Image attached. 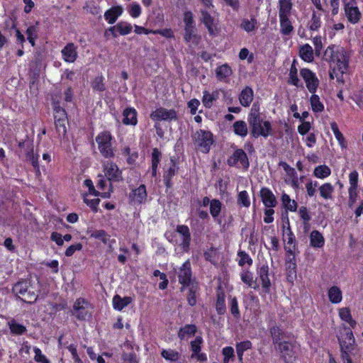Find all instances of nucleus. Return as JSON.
<instances>
[{
  "label": "nucleus",
  "instance_id": "f257e3e1",
  "mask_svg": "<svg viewBox=\"0 0 363 363\" xmlns=\"http://www.w3.org/2000/svg\"><path fill=\"white\" fill-rule=\"evenodd\" d=\"M350 55V51L340 45H332L326 48L324 56L332 68L330 79L343 82L342 75L348 71Z\"/></svg>",
  "mask_w": 363,
  "mask_h": 363
},
{
  "label": "nucleus",
  "instance_id": "f03ea898",
  "mask_svg": "<svg viewBox=\"0 0 363 363\" xmlns=\"http://www.w3.org/2000/svg\"><path fill=\"white\" fill-rule=\"evenodd\" d=\"M248 123L251 128V134L255 138L262 136L267 138L273 134L271 123L262 118L257 111H253L248 116Z\"/></svg>",
  "mask_w": 363,
  "mask_h": 363
},
{
  "label": "nucleus",
  "instance_id": "7ed1b4c3",
  "mask_svg": "<svg viewBox=\"0 0 363 363\" xmlns=\"http://www.w3.org/2000/svg\"><path fill=\"white\" fill-rule=\"evenodd\" d=\"M340 345L343 363H352L351 356L357 353L358 348L353 333L350 329H345V333L340 338Z\"/></svg>",
  "mask_w": 363,
  "mask_h": 363
},
{
  "label": "nucleus",
  "instance_id": "20e7f679",
  "mask_svg": "<svg viewBox=\"0 0 363 363\" xmlns=\"http://www.w3.org/2000/svg\"><path fill=\"white\" fill-rule=\"evenodd\" d=\"M96 142L100 153L106 158H111L115 156L116 141L111 133L106 130L102 131L96 137Z\"/></svg>",
  "mask_w": 363,
  "mask_h": 363
},
{
  "label": "nucleus",
  "instance_id": "39448f33",
  "mask_svg": "<svg viewBox=\"0 0 363 363\" xmlns=\"http://www.w3.org/2000/svg\"><path fill=\"white\" fill-rule=\"evenodd\" d=\"M13 293L20 299L28 303H33L37 300L36 289L28 281H20L13 287Z\"/></svg>",
  "mask_w": 363,
  "mask_h": 363
},
{
  "label": "nucleus",
  "instance_id": "423d86ee",
  "mask_svg": "<svg viewBox=\"0 0 363 363\" xmlns=\"http://www.w3.org/2000/svg\"><path fill=\"white\" fill-rule=\"evenodd\" d=\"M192 138L201 152L203 153L209 152L211 146L213 143V136L210 131L199 130L194 133Z\"/></svg>",
  "mask_w": 363,
  "mask_h": 363
},
{
  "label": "nucleus",
  "instance_id": "0eeeda50",
  "mask_svg": "<svg viewBox=\"0 0 363 363\" xmlns=\"http://www.w3.org/2000/svg\"><path fill=\"white\" fill-rule=\"evenodd\" d=\"M344 5V11L347 20L352 24L358 23L362 13L357 6L356 0H342Z\"/></svg>",
  "mask_w": 363,
  "mask_h": 363
},
{
  "label": "nucleus",
  "instance_id": "6e6552de",
  "mask_svg": "<svg viewBox=\"0 0 363 363\" xmlns=\"http://www.w3.org/2000/svg\"><path fill=\"white\" fill-rule=\"evenodd\" d=\"M91 303L83 298H77L73 305L72 313L79 320H84L90 315Z\"/></svg>",
  "mask_w": 363,
  "mask_h": 363
},
{
  "label": "nucleus",
  "instance_id": "1a4fd4ad",
  "mask_svg": "<svg viewBox=\"0 0 363 363\" xmlns=\"http://www.w3.org/2000/svg\"><path fill=\"white\" fill-rule=\"evenodd\" d=\"M104 176L109 182H119L122 180V173L116 164L111 161L102 162Z\"/></svg>",
  "mask_w": 363,
  "mask_h": 363
},
{
  "label": "nucleus",
  "instance_id": "9d476101",
  "mask_svg": "<svg viewBox=\"0 0 363 363\" xmlns=\"http://www.w3.org/2000/svg\"><path fill=\"white\" fill-rule=\"evenodd\" d=\"M300 74L308 91L311 94H315L320 84V81L315 74L309 69L303 68L301 69Z\"/></svg>",
  "mask_w": 363,
  "mask_h": 363
},
{
  "label": "nucleus",
  "instance_id": "9b49d317",
  "mask_svg": "<svg viewBox=\"0 0 363 363\" xmlns=\"http://www.w3.org/2000/svg\"><path fill=\"white\" fill-rule=\"evenodd\" d=\"M150 118L155 121H171L177 119V114L174 109H167L160 107L151 113Z\"/></svg>",
  "mask_w": 363,
  "mask_h": 363
},
{
  "label": "nucleus",
  "instance_id": "f8f14e48",
  "mask_svg": "<svg viewBox=\"0 0 363 363\" xmlns=\"http://www.w3.org/2000/svg\"><path fill=\"white\" fill-rule=\"evenodd\" d=\"M286 224L283 225V240L285 242L284 250L286 252H291L296 250V239L291 229L289 221L287 220Z\"/></svg>",
  "mask_w": 363,
  "mask_h": 363
},
{
  "label": "nucleus",
  "instance_id": "ddd939ff",
  "mask_svg": "<svg viewBox=\"0 0 363 363\" xmlns=\"http://www.w3.org/2000/svg\"><path fill=\"white\" fill-rule=\"evenodd\" d=\"M277 348L281 353V358L285 363H293L295 359V352L294 351V346L286 341L279 342Z\"/></svg>",
  "mask_w": 363,
  "mask_h": 363
},
{
  "label": "nucleus",
  "instance_id": "4468645a",
  "mask_svg": "<svg viewBox=\"0 0 363 363\" xmlns=\"http://www.w3.org/2000/svg\"><path fill=\"white\" fill-rule=\"evenodd\" d=\"M230 166L240 164L244 168L249 167V162L246 153L241 149L236 150L228 160Z\"/></svg>",
  "mask_w": 363,
  "mask_h": 363
},
{
  "label": "nucleus",
  "instance_id": "2eb2a0df",
  "mask_svg": "<svg viewBox=\"0 0 363 363\" xmlns=\"http://www.w3.org/2000/svg\"><path fill=\"white\" fill-rule=\"evenodd\" d=\"M201 21L203 23L211 35L214 36L218 34L219 30L217 23L211 15L205 10L201 11Z\"/></svg>",
  "mask_w": 363,
  "mask_h": 363
},
{
  "label": "nucleus",
  "instance_id": "dca6fc26",
  "mask_svg": "<svg viewBox=\"0 0 363 363\" xmlns=\"http://www.w3.org/2000/svg\"><path fill=\"white\" fill-rule=\"evenodd\" d=\"M63 60L67 63H73L78 57L77 46L73 43H67L61 50Z\"/></svg>",
  "mask_w": 363,
  "mask_h": 363
},
{
  "label": "nucleus",
  "instance_id": "f3484780",
  "mask_svg": "<svg viewBox=\"0 0 363 363\" xmlns=\"http://www.w3.org/2000/svg\"><path fill=\"white\" fill-rule=\"evenodd\" d=\"M179 281L183 286H188L191 281V263L189 260L186 261L179 270L177 272Z\"/></svg>",
  "mask_w": 363,
  "mask_h": 363
},
{
  "label": "nucleus",
  "instance_id": "a211bd4d",
  "mask_svg": "<svg viewBox=\"0 0 363 363\" xmlns=\"http://www.w3.org/2000/svg\"><path fill=\"white\" fill-rule=\"evenodd\" d=\"M202 343L201 337H196L194 340L191 342V350L192 351L191 358L196 359L198 361L204 362L206 360V355L201 353V345Z\"/></svg>",
  "mask_w": 363,
  "mask_h": 363
},
{
  "label": "nucleus",
  "instance_id": "6ab92c4d",
  "mask_svg": "<svg viewBox=\"0 0 363 363\" xmlns=\"http://www.w3.org/2000/svg\"><path fill=\"white\" fill-rule=\"evenodd\" d=\"M177 232L182 236L180 246L182 247L184 251L187 252L189 250L191 241V235L189 228L184 225H178L177 228Z\"/></svg>",
  "mask_w": 363,
  "mask_h": 363
},
{
  "label": "nucleus",
  "instance_id": "aec40b11",
  "mask_svg": "<svg viewBox=\"0 0 363 363\" xmlns=\"http://www.w3.org/2000/svg\"><path fill=\"white\" fill-rule=\"evenodd\" d=\"M258 274L262 282V286L266 292L269 291L271 282L269 278V267L267 264H263L258 269Z\"/></svg>",
  "mask_w": 363,
  "mask_h": 363
},
{
  "label": "nucleus",
  "instance_id": "412c9836",
  "mask_svg": "<svg viewBox=\"0 0 363 363\" xmlns=\"http://www.w3.org/2000/svg\"><path fill=\"white\" fill-rule=\"evenodd\" d=\"M131 200L138 203H143L147 200V194L146 187L141 184L139 187L132 191L130 195Z\"/></svg>",
  "mask_w": 363,
  "mask_h": 363
},
{
  "label": "nucleus",
  "instance_id": "4be33fe9",
  "mask_svg": "<svg viewBox=\"0 0 363 363\" xmlns=\"http://www.w3.org/2000/svg\"><path fill=\"white\" fill-rule=\"evenodd\" d=\"M260 196L264 205L267 208H272L276 206L277 201L273 193L267 188H262L260 191Z\"/></svg>",
  "mask_w": 363,
  "mask_h": 363
},
{
  "label": "nucleus",
  "instance_id": "5701e85b",
  "mask_svg": "<svg viewBox=\"0 0 363 363\" xmlns=\"http://www.w3.org/2000/svg\"><path fill=\"white\" fill-rule=\"evenodd\" d=\"M320 196L324 200H332L335 192V187L329 182H325L318 186Z\"/></svg>",
  "mask_w": 363,
  "mask_h": 363
},
{
  "label": "nucleus",
  "instance_id": "b1692460",
  "mask_svg": "<svg viewBox=\"0 0 363 363\" xmlns=\"http://www.w3.org/2000/svg\"><path fill=\"white\" fill-rule=\"evenodd\" d=\"M123 9L121 6H114L107 10L104 13L105 19L110 24H113L116 22L117 18L121 16L123 13Z\"/></svg>",
  "mask_w": 363,
  "mask_h": 363
},
{
  "label": "nucleus",
  "instance_id": "393cba45",
  "mask_svg": "<svg viewBox=\"0 0 363 363\" xmlns=\"http://www.w3.org/2000/svg\"><path fill=\"white\" fill-rule=\"evenodd\" d=\"M133 301L130 296L121 297L119 295H115L113 298V307L115 310L122 311Z\"/></svg>",
  "mask_w": 363,
  "mask_h": 363
},
{
  "label": "nucleus",
  "instance_id": "a878e982",
  "mask_svg": "<svg viewBox=\"0 0 363 363\" xmlns=\"http://www.w3.org/2000/svg\"><path fill=\"white\" fill-rule=\"evenodd\" d=\"M292 7L291 0H278L279 16H291Z\"/></svg>",
  "mask_w": 363,
  "mask_h": 363
},
{
  "label": "nucleus",
  "instance_id": "bb28decb",
  "mask_svg": "<svg viewBox=\"0 0 363 363\" xmlns=\"http://www.w3.org/2000/svg\"><path fill=\"white\" fill-rule=\"evenodd\" d=\"M253 96L252 89L249 86H246L240 94L239 100L241 105L245 107L249 106L253 100Z\"/></svg>",
  "mask_w": 363,
  "mask_h": 363
},
{
  "label": "nucleus",
  "instance_id": "cd10ccee",
  "mask_svg": "<svg viewBox=\"0 0 363 363\" xmlns=\"http://www.w3.org/2000/svg\"><path fill=\"white\" fill-rule=\"evenodd\" d=\"M123 122L125 125H135L137 124V111L135 108H128L123 111Z\"/></svg>",
  "mask_w": 363,
  "mask_h": 363
},
{
  "label": "nucleus",
  "instance_id": "c85d7f7f",
  "mask_svg": "<svg viewBox=\"0 0 363 363\" xmlns=\"http://www.w3.org/2000/svg\"><path fill=\"white\" fill-rule=\"evenodd\" d=\"M232 74V69L227 64L222 65L216 69V76L219 81L226 82Z\"/></svg>",
  "mask_w": 363,
  "mask_h": 363
},
{
  "label": "nucleus",
  "instance_id": "c756f323",
  "mask_svg": "<svg viewBox=\"0 0 363 363\" xmlns=\"http://www.w3.org/2000/svg\"><path fill=\"white\" fill-rule=\"evenodd\" d=\"M291 16H279L280 32L283 35H289L294 30V26L290 20Z\"/></svg>",
  "mask_w": 363,
  "mask_h": 363
},
{
  "label": "nucleus",
  "instance_id": "7c9ffc66",
  "mask_svg": "<svg viewBox=\"0 0 363 363\" xmlns=\"http://www.w3.org/2000/svg\"><path fill=\"white\" fill-rule=\"evenodd\" d=\"M328 296L330 301L335 304L340 303L342 300V291L336 286H333L328 289Z\"/></svg>",
  "mask_w": 363,
  "mask_h": 363
},
{
  "label": "nucleus",
  "instance_id": "2f4dec72",
  "mask_svg": "<svg viewBox=\"0 0 363 363\" xmlns=\"http://www.w3.org/2000/svg\"><path fill=\"white\" fill-rule=\"evenodd\" d=\"M313 174L316 178L324 179L331 174V169L328 166L321 164L314 168Z\"/></svg>",
  "mask_w": 363,
  "mask_h": 363
},
{
  "label": "nucleus",
  "instance_id": "473e14b6",
  "mask_svg": "<svg viewBox=\"0 0 363 363\" xmlns=\"http://www.w3.org/2000/svg\"><path fill=\"white\" fill-rule=\"evenodd\" d=\"M299 55L305 62H311L313 60V50L311 45L305 44L300 48Z\"/></svg>",
  "mask_w": 363,
  "mask_h": 363
},
{
  "label": "nucleus",
  "instance_id": "72a5a7b5",
  "mask_svg": "<svg viewBox=\"0 0 363 363\" xmlns=\"http://www.w3.org/2000/svg\"><path fill=\"white\" fill-rule=\"evenodd\" d=\"M310 242L313 247H322L325 243V240L322 234L318 230H313L310 235Z\"/></svg>",
  "mask_w": 363,
  "mask_h": 363
},
{
  "label": "nucleus",
  "instance_id": "f704fd0d",
  "mask_svg": "<svg viewBox=\"0 0 363 363\" xmlns=\"http://www.w3.org/2000/svg\"><path fill=\"white\" fill-rule=\"evenodd\" d=\"M339 316L340 319L351 327L354 328L356 325V321L352 318L351 312L349 308L343 307L339 309Z\"/></svg>",
  "mask_w": 363,
  "mask_h": 363
},
{
  "label": "nucleus",
  "instance_id": "c9c22d12",
  "mask_svg": "<svg viewBox=\"0 0 363 363\" xmlns=\"http://www.w3.org/2000/svg\"><path fill=\"white\" fill-rule=\"evenodd\" d=\"M233 128L234 133L242 138H244L247 135L248 129L247 124L243 121H238L235 122Z\"/></svg>",
  "mask_w": 363,
  "mask_h": 363
},
{
  "label": "nucleus",
  "instance_id": "e433bc0d",
  "mask_svg": "<svg viewBox=\"0 0 363 363\" xmlns=\"http://www.w3.org/2000/svg\"><path fill=\"white\" fill-rule=\"evenodd\" d=\"M311 109L313 112L320 113L324 110V105L320 101V97L315 94H312L310 98Z\"/></svg>",
  "mask_w": 363,
  "mask_h": 363
},
{
  "label": "nucleus",
  "instance_id": "4c0bfd02",
  "mask_svg": "<svg viewBox=\"0 0 363 363\" xmlns=\"http://www.w3.org/2000/svg\"><path fill=\"white\" fill-rule=\"evenodd\" d=\"M90 238L101 240L104 244H107L109 236L104 230H90L87 233Z\"/></svg>",
  "mask_w": 363,
  "mask_h": 363
},
{
  "label": "nucleus",
  "instance_id": "58836bf2",
  "mask_svg": "<svg viewBox=\"0 0 363 363\" xmlns=\"http://www.w3.org/2000/svg\"><path fill=\"white\" fill-rule=\"evenodd\" d=\"M223 203L218 199H212L210 205V213L216 220L220 215Z\"/></svg>",
  "mask_w": 363,
  "mask_h": 363
},
{
  "label": "nucleus",
  "instance_id": "ea45409f",
  "mask_svg": "<svg viewBox=\"0 0 363 363\" xmlns=\"http://www.w3.org/2000/svg\"><path fill=\"white\" fill-rule=\"evenodd\" d=\"M196 332V327L194 325H186L179 332V337L181 339L188 338L194 335Z\"/></svg>",
  "mask_w": 363,
  "mask_h": 363
},
{
  "label": "nucleus",
  "instance_id": "a19ab883",
  "mask_svg": "<svg viewBox=\"0 0 363 363\" xmlns=\"http://www.w3.org/2000/svg\"><path fill=\"white\" fill-rule=\"evenodd\" d=\"M257 26V21L254 17H252L250 19L244 18L240 24V27L246 32H251L254 30Z\"/></svg>",
  "mask_w": 363,
  "mask_h": 363
},
{
  "label": "nucleus",
  "instance_id": "79ce46f5",
  "mask_svg": "<svg viewBox=\"0 0 363 363\" xmlns=\"http://www.w3.org/2000/svg\"><path fill=\"white\" fill-rule=\"evenodd\" d=\"M331 129L335 135V138L338 141L340 145L345 148L346 147L347 143L345 140V138L342 133L340 131L338 126L335 122H332L330 123Z\"/></svg>",
  "mask_w": 363,
  "mask_h": 363
},
{
  "label": "nucleus",
  "instance_id": "37998d69",
  "mask_svg": "<svg viewBox=\"0 0 363 363\" xmlns=\"http://www.w3.org/2000/svg\"><path fill=\"white\" fill-rule=\"evenodd\" d=\"M117 31L121 35H125L131 33L133 26L130 23L126 21H120L116 25Z\"/></svg>",
  "mask_w": 363,
  "mask_h": 363
},
{
  "label": "nucleus",
  "instance_id": "c03bdc74",
  "mask_svg": "<svg viewBox=\"0 0 363 363\" xmlns=\"http://www.w3.org/2000/svg\"><path fill=\"white\" fill-rule=\"evenodd\" d=\"M161 355L166 360L169 362H176L180 357V354L174 350H163L161 352Z\"/></svg>",
  "mask_w": 363,
  "mask_h": 363
},
{
  "label": "nucleus",
  "instance_id": "a18cd8bd",
  "mask_svg": "<svg viewBox=\"0 0 363 363\" xmlns=\"http://www.w3.org/2000/svg\"><path fill=\"white\" fill-rule=\"evenodd\" d=\"M184 38L186 42L198 43V37L195 34V27H184Z\"/></svg>",
  "mask_w": 363,
  "mask_h": 363
},
{
  "label": "nucleus",
  "instance_id": "49530a36",
  "mask_svg": "<svg viewBox=\"0 0 363 363\" xmlns=\"http://www.w3.org/2000/svg\"><path fill=\"white\" fill-rule=\"evenodd\" d=\"M216 308L218 314H224L225 312V294L223 292L217 294Z\"/></svg>",
  "mask_w": 363,
  "mask_h": 363
},
{
  "label": "nucleus",
  "instance_id": "de8ad7c7",
  "mask_svg": "<svg viewBox=\"0 0 363 363\" xmlns=\"http://www.w3.org/2000/svg\"><path fill=\"white\" fill-rule=\"evenodd\" d=\"M252 347L251 342L247 340L236 345V352L238 357L239 360L241 362L242 360V356L245 351L250 349Z\"/></svg>",
  "mask_w": 363,
  "mask_h": 363
},
{
  "label": "nucleus",
  "instance_id": "09e8293b",
  "mask_svg": "<svg viewBox=\"0 0 363 363\" xmlns=\"http://www.w3.org/2000/svg\"><path fill=\"white\" fill-rule=\"evenodd\" d=\"M289 83L296 86H299L300 80L298 77V70L294 64V62H293L290 68Z\"/></svg>",
  "mask_w": 363,
  "mask_h": 363
},
{
  "label": "nucleus",
  "instance_id": "8fccbe9b",
  "mask_svg": "<svg viewBox=\"0 0 363 363\" xmlns=\"http://www.w3.org/2000/svg\"><path fill=\"white\" fill-rule=\"evenodd\" d=\"M9 325L11 332L15 335H22L26 331V328L25 326L18 323L14 320L9 321Z\"/></svg>",
  "mask_w": 363,
  "mask_h": 363
},
{
  "label": "nucleus",
  "instance_id": "3c124183",
  "mask_svg": "<svg viewBox=\"0 0 363 363\" xmlns=\"http://www.w3.org/2000/svg\"><path fill=\"white\" fill-rule=\"evenodd\" d=\"M282 203L284 207L291 211H296L297 208V203L294 200H291L289 195L284 194L282 195Z\"/></svg>",
  "mask_w": 363,
  "mask_h": 363
},
{
  "label": "nucleus",
  "instance_id": "603ef678",
  "mask_svg": "<svg viewBox=\"0 0 363 363\" xmlns=\"http://www.w3.org/2000/svg\"><path fill=\"white\" fill-rule=\"evenodd\" d=\"M241 280L248 286L255 289L256 283L253 279L252 274L248 271H244L240 274Z\"/></svg>",
  "mask_w": 363,
  "mask_h": 363
},
{
  "label": "nucleus",
  "instance_id": "864d4df0",
  "mask_svg": "<svg viewBox=\"0 0 363 363\" xmlns=\"http://www.w3.org/2000/svg\"><path fill=\"white\" fill-rule=\"evenodd\" d=\"M270 333L272 337L273 342L275 345H278L279 342L283 341V334L281 329L279 327L274 326L270 329Z\"/></svg>",
  "mask_w": 363,
  "mask_h": 363
},
{
  "label": "nucleus",
  "instance_id": "5fc2aeb1",
  "mask_svg": "<svg viewBox=\"0 0 363 363\" xmlns=\"http://www.w3.org/2000/svg\"><path fill=\"white\" fill-rule=\"evenodd\" d=\"M229 304L231 314L233 315L235 318L240 319V313L237 298L235 297H230Z\"/></svg>",
  "mask_w": 363,
  "mask_h": 363
},
{
  "label": "nucleus",
  "instance_id": "6e6d98bb",
  "mask_svg": "<svg viewBox=\"0 0 363 363\" xmlns=\"http://www.w3.org/2000/svg\"><path fill=\"white\" fill-rule=\"evenodd\" d=\"M321 26V15H317L315 13H313L312 18L308 23V26L311 30H318Z\"/></svg>",
  "mask_w": 363,
  "mask_h": 363
},
{
  "label": "nucleus",
  "instance_id": "4d7b16f0",
  "mask_svg": "<svg viewBox=\"0 0 363 363\" xmlns=\"http://www.w3.org/2000/svg\"><path fill=\"white\" fill-rule=\"evenodd\" d=\"M104 176L99 175V177L100 178L97 183V187L100 190L104 191H109L110 193L112 191V186L109 181L105 180L104 179Z\"/></svg>",
  "mask_w": 363,
  "mask_h": 363
},
{
  "label": "nucleus",
  "instance_id": "13d9d810",
  "mask_svg": "<svg viewBox=\"0 0 363 363\" xmlns=\"http://www.w3.org/2000/svg\"><path fill=\"white\" fill-rule=\"evenodd\" d=\"M318 186V183L316 181L313 182V181L310 180V181L307 182L306 184V189L307 195L309 197L315 196L316 191H317L316 188Z\"/></svg>",
  "mask_w": 363,
  "mask_h": 363
},
{
  "label": "nucleus",
  "instance_id": "bf43d9fd",
  "mask_svg": "<svg viewBox=\"0 0 363 363\" xmlns=\"http://www.w3.org/2000/svg\"><path fill=\"white\" fill-rule=\"evenodd\" d=\"M238 203L247 208L250 206V201L248 194L246 191H242L239 193L238 197Z\"/></svg>",
  "mask_w": 363,
  "mask_h": 363
},
{
  "label": "nucleus",
  "instance_id": "052dcab7",
  "mask_svg": "<svg viewBox=\"0 0 363 363\" xmlns=\"http://www.w3.org/2000/svg\"><path fill=\"white\" fill-rule=\"evenodd\" d=\"M359 174L356 170L351 172L349 174V189H358Z\"/></svg>",
  "mask_w": 363,
  "mask_h": 363
},
{
  "label": "nucleus",
  "instance_id": "680f3d73",
  "mask_svg": "<svg viewBox=\"0 0 363 363\" xmlns=\"http://www.w3.org/2000/svg\"><path fill=\"white\" fill-rule=\"evenodd\" d=\"M35 353L34 359L38 363H50V360L42 353V351L38 347H33Z\"/></svg>",
  "mask_w": 363,
  "mask_h": 363
},
{
  "label": "nucleus",
  "instance_id": "e2e57ef3",
  "mask_svg": "<svg viewBox=\"0 0 363 363\" xmlns=\"http://www.w3.org/2000/svg\"><path fill=\"white\" fill-rule=\"evenodd\" d=\"M128 11L129 14L134 18L139 17L141 14V7L136 2L130 4Z\"/></svg>",
  "mask_w": 363,
  "mask_h": 363
},
{
  "label": "nucleus",
  "instance_id": "0e129e2a",
  "mask_svg": "<svg viewBox=\"0 0 363 363\" xmlns=\"http://www.w3.org/2000/svg\"><path fill=\"white\" fill-rule=\"evenodd\" d=\"M238 257H240L238 261V264L240 266H244L245 264L248 265H251L252 264V259L249 256L247 253L244 251H240L238 253Z\"/></svg>",
  "mask_w": 363,
  "mask_h": 363
},
{
  "label": "nucleus",
  "instance_id": "69168bd1",
  "mask_svg": "<svg viewBox=\"0 0 363 363\" xmlns=\"http://www.w3.org/2000/svg\"><path fill=\"white\" fill-rule=\"evenodd\" d=\"M216 100V96L213 94H211L208 91H203L202 102L203 105L207 107H211L213 101Z\"/></svg>",
  "mask_w": 363,
  "mask_h": 363
},
{
  "label": "nucleus",
  "instance_id": "338daca9",
  "mask_svg": "<svg viewBox=\"0 0 363 363\" xmlns=\"http://www.w3.org/2000/svg\"><path fill=\"white\" fill-rule=\"evenodd\" d=\"M222 353L224 356L223 363H229L235 357L234 349L232 347H224L222 350Z\"/></svg>",
  "mask_w": 363,
  "mask_h": 363
},
{
  "label": "nucleus",
  "instance_id": "774afa93",
  "mask_svg": "<svg viewBox=\"0 0 363 363\" xmlns=\"http://www.w3.org/2000/svg\"><path fill=\"white\" fill-rule=\"evenodd\" d=\"M92 88L97 91H102L105 89L104 78L101 76L96 77L92 82Z\"/></svg>",
  "mask_w": 363,
  "mask_h": 363
}]
</instances>
